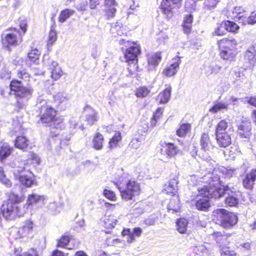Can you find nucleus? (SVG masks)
Returning <instances> with one entry per match:
<instances>
[{"label":"nucleus","instance_id":"1","mask_svg":"<svg viewBox=\"0 0 256 256\" xmlns=\"http://www.w3.org/2000/svg\"><path fill=\"white\" fill-rule=\"evenodd\" d=\"M16 76L18 78H13L10 82L9 92L14 96L16 106L22 108L24 105V100L30 98L34 92V89L30 84H28L24 86L22 82H30L32 76L24 68L18 70Z\"/></svg>","mask_w":256,"mask_h":256},{"label":"nucleus","instance_id":"2","mask_svg":"<svg viewBox=\"0 0 256 256\" xmlns=\"http://www.w3.org/2000/svg\"><path fill=\"white\" fill-rule=\"evenodd\" d=\"M36 112L39 118L38 122L50 127V132L52 136H57L64 128V119L58 116V110L52 106L46 104L42 105L38 108Z\"/></svg>","mask_w":256,"mask_h":256},{"label":"nucleus","instance_id":"3","mask_svg":"<svg viewBox=\"0 0 256 256\" xmlns=\"http://www.w3.org/2000/svg\"><path fill=\"white\" fill-rule=\"evenodd\" d=\"M120 50L124 54L127 70L130 75L139 72L138 57L142 53L140 44L138 41L126 40L122 38L119 41Z\"/></svg>","mask_w":256,"mask_h":256},{"label":"nucleus","instance_id":"4","mask_svg":"<svg viewBox=\"0 0 256 256\" xmlns=\"http://www.w3.org/2000/svg\"><path fill=\"white\" fill-rule=\"evenodd\" d=\"M6 200H4L0 207V212L6 220H12L23 216L24 213L19 204L23 202L24 197L14 192L6 193Z\"/></svg>","mask_w":256,"mask_h":256},{"label":"nucleus","instance_id":"5","mask_svg":"<svg viewBox=\"0 0 256 256\" xmlns=\"http://www.w3.org/2000/svg\"><path fill=\"white\" fill-rule=\"evenodd\" d=\"M204 184L197 188L196 197H200L208 200L218 199L230 190L228 185H224L220 180H212L210 182H202Z\"/></svg>","mask_w":256,"mask_h":256},{"label":"nucleus","instance_id":"6","mask_svg":"<svg viewBox=\"0 0 256 256\" xmlns=\"http://www.w3.org/2000/svg\"><path fill=\"white\" fill-rule=\"evenodd\" d=\"M114 184L120 191L122 199L126 201L132 200L142 193L140 184L134 178L126 180L124 184V188L122 186V180L114 182Z\"/></svg>","mask_w":256,"mask_h":256},{"label":"nucleus","instance_id":"7","mask_svg":"<svg viewBox=\"0 0 256 256\" xmlns=\"http://www.w3.org/2000/svg\"><path fill=\"white\" fill-rule=\"evenodd\" d=\"M237 40L232 36H228L216 41V45L219 50V54L224 60L232 61L236 56Z\"/></svg>","mask_w":256,"mask_h":256},{"label":"nucleus","instance_id":"8","mask_svg":"<svg viewBox=\"0 0 256 256\" xmlns=\"http://www.w3.org/2000/svg\"><path fill=\"white\" fill-rule=\"evenodd\" d=\"M212 216L216 224L226 229L233 227L238 222V217L234 212L222 208L214 210Z\"/></svg>","mask_w":256,"mask_h":256},{"label":"nucleus","instance_id":"9","mask_svg":"<svg viewBox=\"0 0 256 256\" xmlns=\"http://www.w3.org/2000/svg\"><path fill=\"white\" fill-rule=\"evenodd\" d=\"M196 5L192 0H187L184 4V11L188 14L184 16L182 28L184 33L190 34L192 31L194 16L192 13L196 11Z\"/></svg>","mask_w":256,"mask_h":256},{"label":"nucleus","instance_id":"10","mask_svg":"<svg viewBox=\"0 0 256 256\" xmlns=\"http://www.w3.org/2000/svg\"><path fill=\"white\" fill-rule=\"evenodd\" d=\"M10 32L4 35H2L1 42L4 47L10 50L18 44L19 41H21L22 36L20 32L16 28L11 27L8 28Z\"/></svg>","mask_w":256,"mask_h":256},{"label":"nucleus","instance_id":"11","mask_svg":"<svg viewBox=\"0 0 256 256\" xmlns=\"http://www.w3.org/2000/svg\"><path fill=\"white\" fill-rule=\"evenodd\" d=\"M183 0H162L160 8L168 19L171 18L174 14V9L179 8Z\"/></svg>","mask_w":256,"mask_h":256},{"label":"nucleus","instance_id":"12","mask_svg":"<svg viewBox=\"0 0 256 256\" xmlns=\"http://www.w3.org/2000/svg\"><path fill=\"white\" fill-rule=\"evenodd\" d=\"M160 154L168 158H174L181 152L178 146L174 143L164 142H160Z\"/></svg>","mask_w":256,"mask_h":256},{"label":"nucleus","instance_id":"13","mask_svg":"<svg viewBox=\"0 0 256 256\" xmlns=\"http://www.w3.org/2000/svg\"><path fill=\"white\" fill-rule=\"evenodd\" d=\"M35 224L30 220H26L22 226L18 228L16 236L20 238L24 237H31L33 235Z\"/></svg>","mask_w":256,"mask_h":256},{"label":"nucleus","instance_id":"14","mask_svg":"<svg viewBox=\"0 0 256 256\" xmlns=\"http://www.w3.org/2000/svg\"><path fill=\"white\" fill-rule=\"evenodd\" d=\"M178 176L176 174H171L167 184L164 186L163 192L167 194L175 196L178 193Z\"/></svg>","mask_w":256,"mask_h":256},{"label":"nucleus","instance_id":"15","mask_svg":"<svg viewBox=\"0 0 256 256\" xmlns=\"http://www.w3.org/2000/svg\"><path fill=\"white\" fill-rule=\"evenodd\" d=\"M180 63V58L178 56H176L173 58L172 62L163 69L162 72V75L166 78L175 76L178 72Z\"/></svg>","mask_w":256,"mask_h":256},{"label":"nucleus","instance_id":"16","mask_svg":"<svg viewBox=\"0 0 256 256\" xmlns=\"http://www.w3.org/2000/svg\"><path fill=\"white\" fill-rule=\"evenodd\" d=\"M250 122L242 121L237 127V134L240 138L248 139L252 135Z\"/></svg>","mask_w":256,"mask_h":256},{"label":"nucleus","instance_id":"17","mask_svg":"<svg viewBox=\"0 0 256 256\" xmlns=\"http://www.w3.org/2000/svg\"><path fill=\"white\" fill-rule=\"evenodd\" d=\"M256 180V168L252 169L246 173L242 180V186L246 190H252Z\"/></svg>","mask_w":256,"mask_h":256},{"label":"nucleus","instance_id":"18","mask_svg":"<svg viewBox=\"0 0 256 256\" xmlns=\"http://www.w3.org/2000/svg\"><path fill=\"white\" fill-rule=\"evenodd\" d=\"M116 0H104L103 12L104 16L106 19L109 20L114 17L116 12Z\"/></svg>","mask_w":256,"mask_h":256},{"label":"nucleus","instance_id":"19","mask_svg":"<svg viewBox=\"0 0 256 256\" xmlns=\"http://www.w3.org/2000/svg\"><path fill=\"white\" fill-rule=\"evenodd\" d=\"M148 69V70H156L162 60V52H158L146 56Z\"/></svg>","mask_w":256,"mask_h":256},{"label":"nucleus","instance_id":"20","mask_svg":"<svg viewBox=\"0 0 256 256\" xmlns=\"http://www.w3.org/2000/svg\"><path fill=\"white\" fill-rule=\"evenodd\" d=\"M84 112H86L85 120L88 125H94L98 120V112L90 106L86 105L84 108Z\"/></svg>","mask_w":256,"mask_h":256},{"label":"nucleus","instance_id":"21","mask_svg":"<svg viewBox=\"0 0 256 256\" xmlns=\"http://www.w3.org/2000/svg\"><path fill=\"white\" fill-rule=\"evenodd\" d=\"M142 233V230L140 227H135L132 230L130 228H124L121 232V235L122 236H127V242L130 244L135 240L136 237L140 236Z\"/></svg>","mask_w":256,"mask_h":256},{"label":"nucleus","instance_id":"22","mask_svg":"<svg viewBox=\"0 0 256 256\" xmlns=\"http://www.w3.org/2000/svg\"><path fill=\"white\" fill-rule=\"evenodd\" d=\"M244 58L250 66H253L254 65L256 62V40L254 41L244 52Z\"/></svg>","mask_w":256,"mask_h":256},{"label":"nucleus","instance_id":"23","mask_svg":"<svg viewBox=\"0 0 256 256\" xmlns=\"http://www.w3.org/2000/svg\"><path fill=\"white\" fill-rule=\"evenodd\" d=\"M34 176L32 172L26 171L17 176L16 179L24 186L30 188L36 184L34 179Z\"/></svg>","mask_w":256,"mask_h":256},{"label":"nucleus","instance_id":"24","mask_svg":"<svg viewBox=\"0 0 256 256\" xmlns=\"http://www.w3.org/2000/svg\"><path fill=\"white\" fill-rule=\"evenodd\" d=\"M247 14L241 6H236L232 10V18L242 24H246Z\"/></svg>","mask_w":256,"mask_h":256},{"label":"nucleus","instance_id":"25","mask_svg":"<svg viewBox=\"0 0 256 256\" xmlns=\"http://www.w3.org/2000/svg\"><path fill=\"white\" fill-rule=\"evenodd\" d=\"M216 144L220 148H226L229 146L232 142L231 134L228 132L215 136Z\"/></svg>","mask_w":256,"mask_h":256},{"label":"nucleus","instance_id":"26","mask_svg":"<svg viewBox=\"0 0 256 256\" xmlns=\"http://www.w3.org/2000/svg\"><path fill=\"white\" fill-rule=\"evenodd\" d=\"M14 146L20 150L26 151L30 144V140L23 135L17 136L14 140Z\"/></svg>","mask_w":256,"mask_h":256},{"label":"nucleus","instance_id":"27","mask_svg":"<svg viewBox=\"0 0 256 256\" xmlns=\"http://www.w3.org/2000/svg\"><path fill=\"white\" fill-rule=\"evenodd\" d=\"M198 198L194 203L196 208L199 211L208 212L211 206L210 200L203 198Z\"/></svg>","mask_w":256,"mask_h":256},{"label":"nucleus","instance_id":"28","mask_svg":"<svg viewBox=\"0 0 256 256\" xmlns=\"http://www.w3.org/2000/svg\"><path fill=\"white\" fill-rule=\"evenodd\" d=\"M212 236L214 240L216 243L219 246H222V245H224V244L230 242L228 240V237L230 236V235L227 234L224 232H218V231H214L212 234Z\"/></svg>","mask_w":256,"mask_h":256},{"label":"nucleus","instance_id":"29","mask_svg":"<svg viewBox=\"0 0 256 256\" xmlns=\"http://www.w3.org/2000/svg\"><path fill=\"white\" fill-rule=\"evenodd\" d=\"M103 222L104 227L106 229L108 230H105V233L110 234L111 231L110 230L113 229L115 227L118 222V220L115 216H114V215L110 214L106 215L104 216Z\"/></svg>","mask_w":256,"mask_h":256},{"label":"nucleus","instance_id":"30","mask_svg":"<svg viewBox=\"0 0 256 256\" xmlns=\"http://www.w3.org/2000/svg\"><path fill=\"white\" fill-rule=\"evenodd\" d=\"M200 144L202 148L204 151H209L214 148L210 136L208 132L202 134L200 139Z\"/></svg>","mask_w":256,"mask_h":256},{"label":"nucleus","instance_id":"31","mask_svg":"<svg viewBox=\"0 0 256 256\" xmlns=\"http://www.w3.org/2000/svg\"><path fill=\"white\" fill-rule=\"evenodd\" d=\"M52 19L54 20V18H52ZM54 24L51 26L48 38L46 41L47 49L48 50H51V48L57 40V33L54 30L56 26L54 20Z\"/></svg>","mask_w":256,"mask_h":256},{"label":"nucleus","instance_id":"32","mask_svg":"<svg viewBox=\"0 0 256 256\" xmlns=\"http://www.w3.org/2000/svg\"><path fill=\"white\" fill-rule=\"evenodd\" d=\"M172 91V87L168 86L163 90L160 92L156 97V100L160 104H164L167 103L170 97Z\"/></svg>","mask_w":256,"mask_h":256},{"label":"nucleus","instance_id":"33","mask_svg":"<svg viewBox=\"0 0 256 256\" xmlns=\"http://www.w3.org/2000/svg\"><path fill=\"white\" fill-rule=\"evenodd\" d=\"M229 124L226 120H220L216 125L214 135H218L228 132Z\"/></svg>","mask_w":256,"mask_h":256},{"label":"nucleus","instance_id":"34","mask_svg":"<svg viewBox=\"0 0 256 256\" xmlns=\"http://www.w3.org/2000/svg\"><path fill=\"white\" fill-rule=\"evenodd\" d=\"M104 136L99 132H96L92 138V147L96 150H102L104 146Z\"/></svg>","mask_w":256,"mask_h":256},{"label":"nucleus","instance_id":"35","mask_svg":"<svg viewBox=\"0 0 256 256\" xmlns=\"http://www.w3.org/2000/svg\"><path fill=\"white\" fill-rule=\"evenodd\" d=\"M110 31L114 37L128 36V30L124 26H120L118 24L112 25L111 26Z\"/></svg>","mask_w":256,"mask_h":256},{"label":"nucleus","instance_id":"36","mask_svg":"<svg viewBox=\"0 0 256 256\" xmlns=\"http://www.w3.org/2000/svg\"><path fill=\"white\" fill-rule=\"evenodd\" d=\"M72 239V235L70 232H66L62 235L60 237L57 239L56 247L61 248H66L69 244Z\"/></svg>","mask_w":256,"mask_h":256},{"label":"nucleus","instance_id":"37","mask_svg":"<svg viewBox=\"0 0 256 256\" xmlns=\"http://www.w3.org/2000/svg\"><path fill=\"white\" fill-rule=\"evenodd\" d=\"M122 140V136L121 132L120 131L116 132L113 136L110 138L108 148L112 150L118 147Z\"/></svg>","mask_w":256,"mask_h":256},{"label":"nucleus","instance_id":"38","mask_svg":"<svg viewBox=\"0 0 256 256\" xmlns=\"http://www.w3.org/2000/svg\"><path fill=\"white\" fill-rule=\"evenodd\" d=\"M192 126L189 123L180 124L176 130V134L180 138H184L190 132Z\"/></svg>","mask_w":256,"mask_h":256},{"label":"nucleus","instance_id":"39","mask_svg":"<svg viewBox=\"0 0 256 256\" xmlns=\"http://www.w3.org/2000/svg\"><path fill=\"white\" fill-rule=\"evenodd\" d=\"M102 0H88V4L86 2H82L78 7V10L84 11L87 10L88 6L91 10L96 9L100 4Z\"/></svg>","mask_w":256,"mask_h":256},{"label":"nucleus","instance_id":"40","mask_svg":"<svg viewBox=\"0 0 256 256\" xmlns=\"http://www.w3.org/2000/svg\"><path fill=\"white\" fill-rule=\"evenodd\" d=\"M163 112L164 108H158L156 109L150 120V127L151 128L156 125L158 120L162 118Z\"/></svg>","mask_w":256,"mask_h":256},{"label":"nucleus","instance_id":"41","mask_svg":"<svg viewBox=\"0 0 256 256\" xmlns=\"http://www.w3.org/2000/svg\"><path fill=\"white\" fill-rule=\"evenodd\" d=\"M188 220L184 218L176 220V226L178 231L180 234H186L187 231Z\"/></svg>","mask_w":256,"mask_h":256},{"label":"nucleus","instance_id":"42","mask_svg":"<svg viewBox=\"0 0 256 256\" xmlns=\"http://www.w3.org/2000/svg\"><path fill=\"white\" fill-rule=\"evenodd\" d=\"M150 92V89L146 86H140L134 90L135 96L139 98H143L148 96Z\"/></svg>","mask_w":256,"mask_h":256},{"label":"nucleus","instance_id":"43","mask_svg":"<svg viewBox=\"0 0 256 256\" xmlns=\"http://www.w3.org/2000/svg\"><path fill=\"white\" fill-rule=\"evenodd\" d=\"M45 198L43 196L32 194H29L28 197L27 204L28 206L36 204L39 202H44Z\"/></svg>","mask_w":256,"mask_h":256},{"label":"nucleus","instance_id":"44","mask_svg":"<svg viewBox=\"0 0 256 256\" xmlns=\"http://www.w3.org/2000/svg\"><path fill=\"white\" fill-rule=\"evenodd\" d=\"M12 148L9 145H2L0 146V162L3 161L12 154Z\"/></svg>","mask_w":256,"mask_h":256},{"label":"nucleus","instance_id":"45","mask_svg":"<svg viewBox=\"0 0 256 256\" xmlns=\"http://www.w3.org/2000/svg\"><path fill=\"white\" fill-rule=\"evenodd\" d=\"M223 22L226 32L236 34L238 32V30L240 29V26L233 21L224 20H223Z\"/></svg>","mask_w":256,"mask_h":256},{"label":"nucleus","instance_id":"46","mask_svg":"<svg viewBox=\"0 0 256 256\" xmlns=\"http://www.w3.org/2000/svg\"><path fill=\"white\" fill-rule=\"evenodd\" d=\"M74 13V10H72L68 8L64 9L60 12L58 18V20L60 22H64Z\"/></svg>","mask_w":256,"mask_h":256},{"label":"nucleus","instance_id":"47","mask_svg":"<svg viewBox=\"0 0 256 256\" xmlns=\"http://www.w3.org/2000/svg\"><path fill=\"white\" fill-rule=\"evenodd\" d=\"M226 30L223 21L219 24L214 30L212 32V36H222L226 34Z\"/></svg>","mask_w":256,"mask_h":256},{"label":"nucleus","instance_id":"48","mask_svg":"<svg viewBox=\"0 0 256 256\" xmlns=\"http://www.w3.org/2000/svg\"><path fill=\"white\" fill-rule=\"evenodd\" d=\"M26 163L29 164H40V160L39 156L33 152H30L26 160Z\"/></svg>","mask_w":256,"mask_h":256},{"label":"nucleus","instance_id":"49","mask_svg":"<svg viewBox=\"0 0 256 256\" xmlns=\"http://www.w3.org/2000/svg\"><path fill=\"white\" fill-rule=\"evenodd\" d=\"M22 248L14 250V254L16 256H38L37 250L34 248H30L27 252L21 254Z\"/></svg>","mask_w":256,"mask_h":256},{"label":"nucleus","instance_id":"50","mask_svg":"<svg viewBox=\"0 0 256 256\" xmlns=\"http://www.w3.org/2000/svg\"><path fill=\"white\" fill-rule=\"evenodd\" d=\"M228 109V104L224 102H218L214 104L212 106L209 112L212 114H216L222 110H227Z\"/></svg>","mask_w":256,"mask_h":256},{"label":"nucleus","instance_id":"51","mask_svg":"<svg viewBox=\"0 0 256 256\" xmlns=\"http://www.w3.org/2000/svg\"><path fill=\"white\" fill-rule=\"evenodd\" d=\"M62 74L63 72L62 69L58 64L54 66L51 71V77L54 80H58Z\"/></svg>","mask_w":256,"mask_h":256},{"label":"nucleus","instance_id":"52","mask_svg":"<svg viewBox=\"0 0 256 256\" xmlns=\"http://www.w3.org/2000/svg\"><path fill=\"white\" fill-rule=\"evenodd\" d=\"M220 248V254L222 256H236V253L230 247L222 245Z\"/></svg>","mask_w":256,"mask_h":256},{"label":"nucleus","instance_id":"53","mask_svg":"<svg viewBox=\"0 0 256 256\" xmlns=\"http://www.w3.org/2000/svg\"><path fill=\"white\" fill-rule=\"evenodd\" d=\"M40 52L37 48H32L28 53V57L30 60L34 62L39 59Z\"/></svg>","mask_w":256,"mask_h":256},{"label":"nucleus","instance_id":"54","mask_svg":"<svg viewBox=\"0 0 256 256\" xmlns=\"http://www.w3.org/2000/svg\"><path fill=\"white\" fill-rule=\"evenodd\" d=\"M150 128V126H148V122L146 120H143L141 122L137 132L140 136H145Z\"/></svg>","mask_w":256,"mask_h":256},{"label":"nucleus","instance_id":"55","mask_svg":"<svg viewBox=\"0 0 256 256\" xmlns=\"http://www.w3.org/2000/svg\"><path fill=\"white\" fill-rule=\"evenodd\" d=\"M104 196L111 201H116L117 199L115 192L108 189H104L103 191Z\"/></svg>","mask_w":256,"mask_h":256},{"label":"nucleus","instance_id":"56","mask_svg":"<svg viewBox=\"0 0 256 256\" xmlns=\"http://www.w3.org/2000/svg\"><path fill=\"white\" fill-rule=\"evenodd\" d=\"M67 100L66 97L64 96L61 94H58L54 96V102L57 104L56 106H58L62 104H65Z\"/></svg>","mask_w":256,"mask_h":256},{"label":"nucleus","instance_id":"57","mask_svg":"<svg viewBox=\"0 0 256 256\" xmlns=\"http://www.w3.org/2000/svg\"><path fill=\"white\" fill-rule=\"evenodd\" d=\"M168 206L170 209L174 210V212H178L180 210V200L177 198L176 200L171 199L168 204Z\"/></svg>","mask_w":256,"mask_h":256},{"label":"nucleus","instance_id":"58","mask_svg":"<svg viewBox=\"0 0 256 256\" xmlns=\"http://www.w3.org/2000/svg\"><path fill=\"white\" fill-rule=\"evenodd\" d=\"M224 202L228 206H234L238 204V199L232 196H230L226 198Z\"/></svg>","mask_w":256,"mask_h":256},{"label":"nucleus","instance_id":"59","mask_svg":"<svg viewBox=\"0 0 256 256\" xmlns=\"http://www.w3.org/2000/svg\"><path fill=\"white\" fill-rule=\"evenodd\" d=\"M18 26L22 30V34L23 35L27 30L28 22L25 19H18Z\"/></svg>","mask_w":256,"mask_h":256},{"label":"nucleus","instance_id":"60","mask_svg":"<svg viewBox=\"0 0 256 256\" xmlns=\"http://www.w3.org/2000/svg\"><path fill=\"white\" fill-rule=\"evenodd\" d=\"M246 24H254L256 23V11L251 12L250 15L247 17Z\"/></svg>","mask_w":256,"mask_h":256},{"label":"nucleus","instance_id":"61","mask_svg":"<svg viewBox=\"0 0 256 256\" xmlns=\"http://www.w3.org/2000/svg\"><path fill=\"white\" fill-rule=\"evenodd\" d=\"M0 182L8 188H10L12 186V182L5 174L0 177Z\"/></svg>","mask_w":256,"mask_h":256},{"label":"nucleus","instance_id":"62","mask_svg":"<svg viewBox=\"0 0 256 256\" xmlns=\"http://www.w3.org/2000/svg\"><path fill=\"white\" fill-rule=\"evenodd\" d=\"M247 102L249 104L256 108V95L250 96Z\"/></svg>","mask_w":256,"mask_h":256},{"label":"nucleus","instance_id":"63","mask_svg":"<svg viewBox=\"0 0 256 256\" xmlns=\"http://www.w3.org/2000/svg\"><path fill=\"white\" fill-rule=\"evenodd\" d=\"M50 256H64V254L61 250L55 249L52 252Z\"/></svg>","mask_w":256,"mask_h":256},{"label":"nucleus","instance_id":"64","mask_svg":"<svg viewBox=\"0 0 256 256\" xmlns=\"http://www.w3.org/2000/svg\"><path fill=\"white\" fill-rule=\"evenodd\" d=\"M146 224L147 226H152L155 223V220L154 218H148L144 221Z\"/></svg>","mask_w":256,"mask_h":256}]
</instances>
